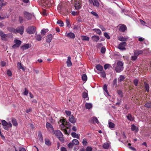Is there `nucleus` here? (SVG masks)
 Listing matches in <instances>:
<instances>
[{
	"label": "nucleus",
	"mask_w": 151,
	"mask_h": 151,
	"mask_svg": "<svg viewBox=\"0 0 151 151\" xmlns=\"http://www.w3.org/2000/svg\"><path fill=\"white\" fill-rule=\"evenodd\" d=\"M85 107L87 109H90L92 107V105L91 103H86L85 104Z\"/></svg>",
	"instance_id": "28"
},
{
	"label": "nucleus",
	"mask_w": 151,
	"mask_h": 151,
	"mask_svg": "<svg viewBox=\"0 0 151 151\" xmlns=\"http://www.w3.org/2000/svg\"><path fill=\"white\" fill-rule=\"evenodd\" d=\"M24 27L23 26L19 27L17 29H15V33H19L21 35L23 34L24 32Z\"/></svg>",
	"instance_id": "4"
},
{
	"label": "nucleus",
	"mask_w": 151,
	"mask_h": 151,
	"mask_svg": "<svg viewBox=\"0 0 151 151\" xmlns=\"http://www.w3.org/2000/svg\"><path fill=\"white\" fill-rule=\"evenodd\" d=\"M17 66L19 69H21L23 70H25L23 67L22 66L21 64L20 63H17Z\"/></svg>",
	"instance_id": "46"
},
{
	"label": "nucleus",
	"mask_w": 151,
	"mask_h": 151,
	"mask_svg": "<svg viewBox=\"0 0 151 151\" xmlns=\"http://www.w3.org/2000/svg\"><path fill=\"white\" fill-rule=\"evenodd\" d=\"M35 38L38 41H40L42 40V37L40 34H35Z\"/></svg>",
	"instance_id": "26"
},
{
	"label": "nucleus",
	"mask_w": 151,
	"mask_h": 151,
	"mask_svg": "<svg viewBox=\"0 0 151 151\" xmlns=\"http://www.w3.org/2000/svg\"><path fill=\"white\" fill-rule=\"evenodd\" d=\"M91 4H93L94 6L99 7V4L97 0H93L92 3H90Z\"/></svg>",
	"instance_id": "18"
},
{
	"label": "nucleus",
	"mask_w": 151,
	"mask_h": 151,
	"mask_svg": "<svg viewBox=\"0 0 151 151\" xmlns=\"http://www.w3.org/2000/svg\"><path fill=\"white\" fill-rule=\"evenodd\" d=\"M103 89L106 92V94L107 95H108V96H110L109 94V92L107 90V86L106 84H105L104 85Z\"/></svg>",
	"instance_id": "23"
},
{
	"label": "nucleus",
	"mask_w": 151,
	"mask_h": 151,
	"mask_svg": "<svg viewBox=\"0 0 151 151\" xmlns=\"http://www.w3.org/2000/svg\"><path fill=\"white\" fill-rule=\"evenodd\" d=\"M82 143L83 145H86L87 144V139L84 138L83 139Z\"/></svg>",
	"instance_id": "51"
},
{
	"label": "nucleus",
	"mask_w": 151,
	"mask_h": 151,
	"mask_svg": "<svg viewBox=\"0 0 151 151\" xmlns=\"http://www.w3.org/2000/svg\"><path fill=\"white\" fill-rule=\"evenodd\" d=\"M134 55L137 57L139 55L138 53L137 52L136 50H134Z\"/></svg>",
	"instance_id": "64"
},
{
	"label": "nucleus",
	"mask_w": 151,
	"mask_h": 151,
	"mask_svg": "<svg viewBox=\"0 0 151 151\" xmlns=\"http://www.w3.org/2000/svg\"><path fill=\"white\" fill-rule=\"evenodd\" d=\"M38 136L40 141L41 142H42L43 141V137L41 132H39Z\"/></svg>",
	"instance_id": "33"
},
{
	"label": "nucleus",
	"mask_w": 151,
	"mask_h": 151,
	"mask_svg": "<svg viewBox=\"0 0 151 151\" xmlns=\"http://www.w3.org/2000/svg\"><path fill=\"white\" fill-rule=\"evenodd\" d=\"M137 58V57L134 55L133 56H132L131 57V60L132 61L135 60Z\"/></svg>",
	"instance_id": "57"
},
{
	"label": "nucleus",
	"mask_w": 151,
	"mask_h": 151,
	"mask_svg": "<svg viewBox=\"0 0 151 151\" xmlns=\"http://www.w3.org/2000/svg\"><path fill=\"white\" fill-rule=\"evenodd\" d=\"M106 50L105 47H103L101 49V52L102 53L104 54L105 53Z\"/></svg>",
	"instance_id": "50"
},
{
	"label": "nucleus",
	"mask_w": 151,
	"mask_h": 151,
	"mask_svg": "<svg viewBox=\"0 0 151 151\" xmlns=\"http://www.w3.org/2000/svg\"><path fill=\"white\" fill-rule=\"evenodd\" d=\"M24 17L27 20H30L32 17L34 16L33 14H32L27 12H25L24 13Z\"/></svg>",
	"instance_id": "5"
},
{
	"label": "nucleus",
	"mask_w": 151,
	"mask_h": 151,
	"mask_svg": "<svg viewBox=\"0 0 151 151\" xmlns=\"http://www.w3.org/2000/svg\"><path fill=\"white\" fill-rule=\"evenodd\" d=\"M82 39L83 40L89 41V38L88 37L85 36H82Z\"/></svg>",
	"instance_id": "44"
},
{
	"label": "nucleus",
	"mask_w": 151,
	"mask_h": 151,
	"mask_svg": "<svg viewBox=\"0 0 151 151\" xmlns=\"http://www.w3.org/2000/svg\"><path fill=\"white\" fill-rule=\"evenodd\" d=\"M93 30L96 32L97 34L100 35L101 34V32L100 29H94Z\"/></svg>",
	"instance_id": "32"
},
{
	"label": "nucleus",
	"mask_w": 151,
	"mask_h": 151,
	"mask_svg": "<svg viewBox=\"0 0 151 151\" xmlns=\"http://www.w3.org/2000/svg\"><path fill=\"white\" fill-rule=\"evenodd\" d=\"M69 121L72 123H74L76 122V119L74 118L73 115H71L70 116L69 119Z\"/></svg>",
	"instance_id": "14"
},
{
	"label": "nucleus",
	"mask_w": 151,
	"mask_h": 151,
	"mask_svg": "<svg viewBox=\"0 0 151 151\" xmlns=\"http://www.w3.org/2000/svg\"><path fill=\"white\" fill-rule=\"evenodd\" d=\"M145 106L147 108H151V102H147L145 104Z\"/></svg>",
	"instance_id": "36"
},
{
	"label": "nucleus",
	"mask_w": 151,
	"mask_h": 151,
	"mask_svg": "<svg viewBox=\"0 0 151 151\" xmlns=\"http://www.w3.org/2000/svg\"><path fill=\"white\" fill-rule=\"evenodd\" d=\"M24 91L23 93V94L24 95H27L28 93V91L27 89L26 88H24Z\"/></svg>",
	"instance_id": "54"
},
{
	"label": "nucleus",
	"mask_w": 151,
	"mask_h": 151,
	"mask_svg": "<svg viewBox=\"0 0 151 151\" xmlns=\"http://www.w3.org/2000/svg\"><path fill=\"white\" fill-rule=\"evenodd\" d=\"M65 113L68 116H70L71 115V112L70 111H65Z\"/></svg>",
	"instance_id": "62"
},
{
	"label": "nucleus",
	"mask_w": 151,
	"mask_h": 151,
	"mask_svg": "<svg viewBox=\"0 0 151 151\" xmlns=\"http://www.w3.org/2000/svg\"><path fill=\"white\" fill-rule=\"evenodd\" d=\"M67 36L68 37L72 39H74L75 37V34L72 32L68 33Z\"/></svg>",
	"instance_id": "24"
},
{
	"label": "nucleus",
	"mask_w": 151,
	"mask_h": 151,
	"mask_svg": "<svg viewBox=\"0 0 151 151\" xmlns=\"http://www.w3.org/2000/svg\"><path fill=\"white\" fill-rule=\"evenodd\" d=\"M30 47L29 44H25L22 45L21 47V49L22 50H24L28 49Z\"/></svg>",
	"instance_id": "12"
},
{
	"label": "nucleus",
	"mask_w": 151,
	"mask_h": 151,
	"mask_svg": "<svg viewBox=\"0 0 151 151\" xmlns=\"http://www.w3.org/2000/svg\"><path fill=\"white\" fill-rule=\"evenodd\" d=\"M12 122L13 125L16 126L18 125V123L17 122L16 119L14 118L12 119Z\"/></svg>",
	"instance_id": "27"
},
{
	"label": "nucleus",
	"mask_w": 151,
	"mask_h": 151,
	"mask_svg": "<svg viewBox=\"0 0 151 151\" xmlns=\"http://www.w3.org/2000/svg\"><path fill=\"white\" fill-rule=\"evenodd\" d=\"M1 123L2 125L4 126H6L7 125L8 123L4 120H2V121Z\"/></svg>",
	"instance_id": "49"
},
{
	"label": "nucleus",
	"mask_w": 151,
	"mask_h": 151,
	"mask_svg": "<svg viewBox=\"0 0 151 151\" xmlns=\"http://www.w3.org/2000/svg\"><path fill=\"white\" fill-rule=\"evenodd\" d=\"M54 134L62 142L64 141L63 138V135L61 132L59 130H56L54 132Z\"/></svg>",
	"instance_id": "1"
},
{
	"label": "nucleus",
	"mask_w": 151,
	"mask_h": 151,
	"mask_svg": "<svg viewBox=\"0 0 151 151\" xmlns=\"http://www.w3.org/2000/svg\"><path fill=\"white\" fill-rule=\"evenodd\" d=\"M82 79L83 81H86L87 79V77L85 74H83L82 76Z\"/></svg>",
	"instance_id": "41"
},
{
	"label": "nucleus",
	"mask_w": 151,
	"mask_h": 151,
	"mask_svg": "<svg viewBox=\"0 0 151 151\" xmlns=\"http://www.w3.org/2000/svg\"><path fill=\"white\" fill-rule=\"evenodd\" d=\"M62 123V124H60V129L62 130H63L65 129H67L65 127V123H64V122H60Z\"/></svg>",
	"instance_id": "25"
},
{
	"label": "nucleus",
	"mask_w": 151,
	"mask_h": 151,
	"mask_svg": "<svg viewBox=\"0 0 151 151\" xmlns=\"http://www.w3.org/2000/svg\"><path fill=\"white\" fill-rule=\"evenodd\" d=\"M125 78L124 76L120 75L118 79V82H121L122 81H124Z\"/></svg>",
	"instance_id": "31"
},
{
	"label": "nucleus",
	"mask_w": 151,
	"mask_h": 151,
	"mask_svg": "<svg viewBox=\"0 0 151 151\" xmlns=\"http://www.w3.org/2000/svg\"><path fill=\"white\" fill-rule=\"evenodd\" d=\"M92 148L90 147H87L86 148V151H92Z\"/></svg>",
	"instance_id": "63"
},
{
	"label": "nucleus",
	"mask_w": 151,
	"mask_h": 151,
	"mask_svg": "<svg viewBox=\"0 0 151 151\" xmlns=\"http://www.w3.org/2000/svg\"><path fill=\"white\" fill-rule=\"evenodd\" d=\"M57 23L59 24V26L61 27H63L64 25V23L61 20H58L57 22Z\"/></svg>",
	"instance_id": "38"
},
{
	"label": "nucleus",
	"mask_w": 151,
	"mask_h": 151,
	"mask_svg": "<svg viewBox=\"0 0 151 151\" xmlns=\"http://www.w3.org/2000/svg\"><path fill=\"white\" fill-rule=\"evenodd\" d=\"M72 142L73 143L74 145H78L79 144L78 141L76 139H73L72 141Z\"/></svg>",
	"instance_id": "40"
},
{
	"label": "nucleus",
	"mask_w": 151,
	"mask_h": 151,
	"mask_svg": "<svg viewBox=\"0 0 151 151\" xmlns=\"http://www.w3.org/2000/svg\"><path fill=\"white\" fill-rule=\"evenodd\" d=\"M103 147L104 149H107L109 147V144L107 143H105L103 145Z\"/></svg>",
	"instance_id": "37"
},
{
	"label": "nucleus",
	"mask_w": 151,
	"mask_h": 151,
	"mask_svg": "<svg viewBox=\"0 0 151 151\" xmlns=\"http://www.w3.org/2000/svg\"><path fill=\"white\" fill-rule=\"evenodd\" d=\"M36 27L33 26H29L27 29L26 31L27 32L30 34H34L36 30Z\"/></svg>",
	"instance_id": "3"
},
{
	"label": "nucleus",
	"mask_w": 151,
	"mask_h": 151,
	"mask_svg": "<svg viewBox=\"0 0 151 151\" xmlns=\"http://www.w3.org/2000/svg\"><path fill=\"white\" fill-rule=\"evenodd\" d=\"M52 35L50 34L48 35L47 37L46 41L47 42L50 43V42L52 39Z\"/></svg>",
	"instance_id": "17"
},
{
	"label": "nucleus",
	"mask_w": 151,
	"mask_h": 151,
	"mask_svg": "<svg viewBox=\"0 0 151 151\" xmlns=\"http://www.w3.org/2000/svg\"><path fill=\"white\" fill-rule=\"evenodd\" d=\"M66 24L67 26L68 27H70V23L69 22V21L68 19H67L66 20Z\"/></svg>",
	"instance_id": "60"
},
{
	"label": "nucleus",
	"mask_w": 151,
	"mask_h": 151,
	"mask_svg": "<svg viewBox=\"0 0 151 151\" xmlns=\"http://www.w3.org/2000/svg\"><path fill=\"white\" fill-rule=\"evenodd\" d=\"M123 63L120 61H119L117 63L116 67L115 69L116 72H120L122 71L124 68Z\"/></svg>",
	"instance_id": "2"
},
{
	"label": "nucleus",
	"mask_w": 151,
	"mask_h": 151,
	"mask_svg": "<svg viewBox=\"0 0 151 151\" xmlns=\"http://www.w3.org/2000/svg\"><path fill=\"white\" fill-rule=\"evenodd\" d=\"M91 14L94 16H95L97 18L99 17V16L98 14L95 12L92 11L91 12Z\"/></svg>",
	"instance_id": "58"
},
{
	"label": "nucleus",
	"mask_w": 151,
	"mask_h": 151,
	"mask_svg": "<svg viewBox=\"0 0 151 151\" xmlns=\"http://www.w3.org/2000/svg\"><path fill=\"white\" fill-rule=\"evenodd\" d=\"M46 127L48 129L53 130V128L52 125L49 122H47L46 124Z\"/></svg>",
	"instance_id": "20"
},
{
	"label": "nucleus",
	"mask_w": 151,
	"mask_h": 151,
	"mask_svg": "<svg viewBox=\"0 0 151 151\" xmlns=\"http://www.w3.org/2000/svg\"><path fill=\"white\" fill-rule=\"evenodd\" d=\"M92 120L93 121L94 123H96L98 124L99 123L98 119L96 117H93V119H92Z\"/></svg>",
	"instance_id": "43"
},
{
	"label": "nucleus",
	"mask_w": 151,
	"mask_h": 151,
	"mask_svg": "<svg viewBox=\"0 0 151 151\" xmlns=\"http://www.w3.org/2000/svg\"><path fill=\"white\" fill-rule=\"evenodd\" d=\"M68 147L69 148H72L74 144H73V143L72 142H71L68 145Z\"/></svg>",
	"instance_id": "47"
},
{
	"label": "nucleus",
	"mask_w": 151,
	"mask_h": 151,
	"mask_svg": "<svg viewBox=\"0 0 151 151\" xmlns=\"http://www.w3.org/2000/svg\"><path fill=\"white\" fill-rule=\"evenodd\" d=\"M43 2L47 4L48 6H50V5H52L54 1L53 0H43Z\"/></svg>",
	"instance_id": "10"
},
{
	"label": "nucleus",
	"mask_w": 151,
	"mask_h": 151,
	"mask_svg": "<svg viewBox=\"0 0 151 151\" xmlns=\"http://www.w3.org/2000/svg\"><path fill=\"white\" fill-rule=\"evenodd\" d=\"M8 30L10 32H12L13 33H15V29L12 28H9Z\"/></svg>",
	"instance_id": "53"
},
{
	"label": "nucleus",
	"mask_w": 151,
	"mask_h": 151,
	"mask_svg": "<svg viewBox=\"0 0 151 151\" xmlns=\"http://www.w3.org/2000/svg\"><path fill=\"white\" fill-rule=\"evenodd\" d=\"M144 86L147 91V92H149L150 90L149 85L148 84H147L146 82H145L144 83Z\"/></svg>",
	"instance_id": "35"
},
{
	"label": "nucleus",
	"mask_w": 151,
	"mask_h": 151,
	"mask_svg": "<svg viewBox=\"0 0 151 151\" xmlns=\"http://www.w3.org/2000/svg\"><path fill=\"white\" fill-rule=\"evenodd\" d=\"M117 93L119 95L120 97L122 98L123 96L122 93L121 91L118 90L117 91Z\"/></svg>",
	"instance_id": "52"
},
{
	"label": "nucleus",
	"mask_w": 151,
	"mask_h": 151,
	"mask_svg": "<svg viewBox=\"0 0 151 151\" xmlns=\"http://www.w3.org/2000/svg\"><path fill=\"white\" fill-rule=\"evenodd\" d=\"M138 82V80L137 79H135L134 81V83L136 86H137Z\"/></svg>",
	"instance_id": "61"
},
{
	"label": "nucleus",
	"mask_w": 151,
	"mask_h": 151,
	"mask_svg": "<svg viewBox=\"0 0 151 151\" xmlns=\"http://www.w3.org/2000/svg\"><path fill=\"white\" fill-rule=\"evenodd\" d=\"M131 129L132 131H134L136 133H137L138 132V128L134 124H132L131 125Z\"/></svg>",
	"instance_id": "16"
},
{
	"label": "nucleus",
	"mask_w": 151,
	"mask_h": 151,
	"mask_svg": "<svg viewBox=\"0 0 151 151\" xmlns=\"http://www.w3.org/2000/svg\"><path fill=\"white\" fill-rule=\"evenodd\" d=\"M0 36L1 37V39L3 40L6 41V38L7 37V35L4 34L3 32L0 31Z\"/></svg>",
	"instance_id": "11"
},
{
	"label": "nucleus",
	"mask_w": 151,
	"mask_h": 151,
	"mask_svg": "<svg viewBox=\"0 0 151 151\" xmlns=\"http://www.w3.org/2000/svg\"><path fill=\"white\" fill-rule=\"evenodd\" d=\"M101 76L103 78H104L106 77V74L105 72L103 71L100 72Z\"/></svg>",
	"instance_id": "48"
},
{
	"label": "nucleus",
	"mask_w": 151,
	"mask_h": 151,
	"mask_svg": "<svg viewBox=\"0 0 151 151\" xmlns=\"http://www.w3.org/2000/svg\"><path fill=\"white\" fill-rule=\"evenodd\" d=\"M118 38L119 40L122 42L126 41L127 39V38L123 36L118 37Z\"/></svg>",
	"instance_id": "22"
},
{
	"label": "nucleus",
	"mask_w": 151,
	"mask_h": 151,
	"mask_svg": "<svg viewBox=\"0 0 151 151\" xmlns=\"http://www.w3.org/2000/svg\"><path fill=\"white\" fill-rule=\"evenodd\" d=\"M109 128H114L115 127V124L112 122H109Z\"/></svg>",
	"instance_id": "45"
},
{
	"label": "nucleus",
	"mask_w": 151,
	"mask_h": 151,
	"mask_svg": "<svg viewBox=\"0 0 151 151\" xmlns=\"http://www.w3.org/2000/svg\"><path fill=\"white\" fill-rule=\"evenodd\" d=\"M14 42L15 44L14 45L12 46V47L13 48L18 47L20 46L22 43L21 41L17 40H15Z\"/></svg>",
	"instance_id": "7"
},
{
	"label": "nucleus",
	"mask_w": 151,
	"mask_h": 151,
	"mask_svg": "<svg viewBox=\"0 0 151 151\" xmlns=\"http://www.w3.org/2000/svg\"><path fill=\"white\" fill-rule=\"evenodd\" d=\"M71 57L70 56L68 57V59L66 61L67 66L68 67H70L72 65V63L70 60Z\"/></svg>",
	"instance_id": "15"
},
{
	"label": "nucleus",
	"mask_w": 151,
	"mask_h": 151,
	"mask_svg": "<svg viewBox=\"0 0 151 151\" xmlns=\"http://www.w3.org/2000/svg\"><path fill=\"white\" fill-rule=\"evenodd\" d=\"M82 96L85 99L87 98H88V93L86 92H83L82 93Z\"/></svg>",
	"instance_id": "30"
},
{
	"label": "nucleus",
	"mask_w": 151,
	"mask_h": 151,
	"mask_svg": "<svg viewBox=\"0 0 151 151\" xmlns=\"http://www.w3.org/2000/svg\"><path fill=\"white\" fill-rule=\"evenodd\" d=\"M60 122H64V123H65V127L67 129H68L69 127L70 126V124L69 122L66 121V119L63 118L62 119H61L60 120Z\"/></svg>",
	"instance_id": "8"
},
{
	"label": "nucleus",
	"mask_w": 151,
	"mask_h": 151,
	"mask_svg": "<svg viewBox=\"0 0 151 151\" xmlns=\"http://www.w3.org/2000/svg\"><path fill=\"white\" fill-rule=\"evenodd\" d=\"M99 27L101 28L102 31H105L106 30V29L102 25H100L99 26Z\"/></svg>",
	"instance_id": "59"
},
{
	"label": "nucleus",
	"mask_w": 151,
	"mask_h": 151,
	"mask_svg": "<svg viewBox=\"0 0 151 151\" xmlns=\"http://www.w3.org/2000/svg\"><path fill=\"white\" fill-rule=\"evenodd\" d=\"M104 36L108 39H110V37L109 35L106 32H105L104 33Z\"/></svg>",
	"instance_id": "56"
},
{
	"label": "nucleus",
	"mask_w": 151,
	"mask_h": 151,
	"mask_svg": "<svg viewBox=\"0 0 151 151\" xmlns=\"http://www.w3.org/2000/svg\"><path fill=\"white\" fill-rule=\"evenodd\" d=\"M126 45V43L124 42H123L120 43L118 45L117 48L121 50H125L126 49L125 47Z\"/></svg>",
	"instance_id": "6"
},
{
	"label": "nucleus",
	"mask_w": 151,
	"mask_h": 151,
	"mask_svg": "<svg viewBox=\"0 0 151 151\" xmlns=\"http://www.w3.org/2000/svg\"><path fill=\"white\" fill-rule=\"evenodd\" d=\"M92 40L94 42H97L99 40V36L97 35L93 36L92 37Z\"/></svg>",
	"instance_id": "19"
},
{
	"label": "nucleus",
	"mask_w": 151,
	"mask_h": 151,
	"mask_svg": "<svg viewBox=\"0 0 151 151\" xmlns=\"http://www.w3.org/2000/svg\"><path fill=\"white\" fill-rule=\"evenodd\" d=\"M75 7L77 10L80 9L81 8V4L78 0H75Z\"/></svg>",
	"instance_id": "9"
},
{
	"label": "nucleus",
	"mask_w": 151,
	"mask_h": 151,
	"mask_svg": "<svg viewBox=\"0 0 151 151\" xmlns=\"http://www.w3.org/2000/svg\"><path fill=\"white\" fill-rule=\"evenodd\" d=\"M7 4L6 2H4V0H0V10L2 7L6 5Z\"/></svg>",
	"instance_id": "21"
},
{
	"label": "nucleus",
	"mask_w": 151,
	"mask_h": 151,
	"mask_svg": "<svg viewBox=\"0 0 151 151\" xmlns=\"http://www.w3.org/2000/svg\"><path fill=\"white\" fill-rule=\"evenodd\" d=\"M111 67V66L109 64H105L104 65V68L106 70L107 68H109L110 67Z\"/></svg>",
	"instance_id": "55"
},
{
	"label": "nucleus",
	"mask_w": 151,
	"mask_h": 151,
	"mask_svg": "<svg viewBox=\"0 0 151 151\" xmlns=\"http://www.w3.org/2000/svg\"><path fill=\"white\" fill-rule=\"evenodd\" d=\"M127 119L130 121H133L134 119V118L130 114H129L127 116Z\"/></svg>",
	"instance_id": "29"
},
{
	"label": "nucleus",
	"mask_w": 151,
	"mask_h": 151,
	"mask_svg": "<svg viewBox=\"0 0 151 151\" xmlns=\"http://www.w3.org/2000/svg\"><path fill=\"white\" fill-rule=\"evenodd\" d=\"M127 28V27L125 25L122 24L119 27V30L121 32H123L125 31Z\"/></svg>",
	"instance_id": "13"
},
{
	"label": "nucleus",
	"mask_w": 151,
	"mask_h": 151,
	"mask_svg": "<svg viewBox=\"0 0 151 151\" xmlns=\"http://www.w3.org/2000/svg\"><path fill=\"white\" fill-rule=\"evenodd\" d=\"M48 31L47 29H42L41 31V33L42 35H45L46 33Z\"/></svg>",
	"instance_id": "39"
},
{
	"label": "nucleus",
	"mask_w": 151,
	"mask_h": 151,
	"mask_svg": "<svg viewBox=\"0 0 151 151\" xmlns=\"http://www.w3.org/2000/svg\"><path fill=\"white\" fill-rule=\"evenodd\" d=\"M45 143L46 145H51V143L49 140L47 139H45Z\"/></svg>",
	"instance_id": "42"
},
{
	"label": "nucleus",
	"mask_w": 151,
	"mask_h": 151,
	"mask_svg": "<svg viewBox=\"0 0 151 151\" xmlns=\"http://www.w3.org/2000/svg\"><path fill=\"white\" fill-rule=\"evenodd\" d=\"M96 68L97 70L102 71L103 69V67L99 64L97 65L96 66Z\"/></svg>",
	"instance_id": "34"
}]
</instances>
